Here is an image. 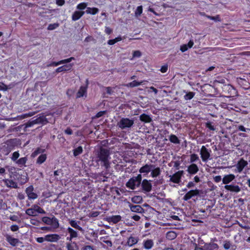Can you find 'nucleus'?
Listing matches in <instances>:
<instances>
[{
    "mask_svg": "<svg viewBox=\"0 0 250 250\" xmlns=\"http://www.w3.org/2000/svg\"><path fill=\"white\" fill-rule=\"evenodd\" d=\"M110 152L108 149L101 147L97 152L95 162L102 167L108 170L110 167Z\"/></svg>",
    "mask_w": 250,
    "mask_h": 250,
    "instance_id": "obj_1",
    "label": "nucleus"
},
{
    "mask_svg": "<svg viewBox=\"0 0 250 250\" xmlns=\"http://www.w3.org/2000/svg\"><path fill=\"white\" fill-rule=\"evenodd\" d=\"M139 171L140 173L143 174L144 176L147 175L151 172L150 176L152 178L159 176L161 173L160 167L152 164H145L139 169Z\"/></svg>",
    "mask_w": 250,
    "mask_h": 250,
    "instance_id": "obj_2",
    "label": "nucleus"
},
{
    "mask_svg": "<svg viewBox=\"0 0 250 250\" xmlns=\"http://www.w3.org/2000/svg\"><path fill=\"white\" fill-rule=\"evenodd\" d=\"M217 88L221 91L223 96L226 97H234L237 95L236 89L231 84H224V83H218Z\"/></svg>",
    "mask_w": 250,
    "mask_h": 250,
    "instance_id": "obj_3",
    "label": "nucleus"
},
{
    "mask_svg": "<svg viewBox=\"0 0 250 250\" xmlns=\"http://www.w3.org/2000/svg\"><path fill=\"white\" fill-rule=\"evenodd\" d=\"M142 181V175L139 174L137 176L131 178L126 183V187L132 190H134L136 187H139Z\"/></svg>",
    "mask_w": 250,
    "mask_h": 250,
    "instance_id": "obj_4",
    "label": "nucleus"
},
{
    "mask_svg": "<svg viewBox=\"0 0 250 250\" xmlns=\"http://www.w3.org/2000/svg\"><path fill=\"white\" fill-rule=\"evenodd\" d=\"M134 124V120L128 118H122L117 123V126L121 129L131 127Z\"/></svg>",
    "mask_w": 250,
    "mask_h": 250,
    "instance_id": "obj_5",
    "label": "nucleus"
},
{
    "mask_svg": "<svg viewBox=\"0 0 250 250\" xmlns=\"http://www.w3.org/2000/svg\"><path fill=\"white\" fill-rule=\"evenodd\" d=\"M210 149H207L205 146H203L201 147L200 154L202 161L204 162H207L208 159H210Z\"/></svg>",
    "mask_w": 250,
    "mask_h": 250,
    "instance_id": "obj_6",
    "label": "nucleus"
},
{
    "mask_svg": "<svg viewBox=\"0 0 250 250\" xmlns=\"http://www.w3.org/2000/svg\"><path fill=\"white\" fill-rule=\"evenodd\" d=\"M184 174L183 170H179L170 176V181L175 183L179 184L181 181V178Z\"/></svg>",
    "mask_w": 250,
    "mask_h": 250,
    "instance_id": "obj_7",
    "label": "nucleus"
},
{
    "mask_svg": "<svg viewBox=\"0 0 250 250\" xmlns=\"http://www.w3.org/2000/svg\"><path fill=\"white\" fill-rule=\"evenodd\" d=\"M248 165V163L247 161L245 160L243 158H241L237 163L236 165V168L234 171L235 172L241 173L243 170L244 168L247 167Z\"/></svg>",
    "mask_w": 250,
    "mask_h": 250,
    "instance_id": "obj_8",
    "label": "nucleus"
},
{
    "mask_svg": "<svg viewBox=\"0 0 250 250\" xmlns=\"http://www.w3.org/2000/svg\"><path fill=\"white\" fill-rule=\"evenodd\" d=\"M14 148V146L13 145V141L12 140H7L6 142V145L3 146L2 148V151L3 153L7 155H8L12 150H13Z\"/></svg>",
    "mask_w": 250,
    "mask_h": 250,
    "instance_id": "obj_9",
    "label": "nucleus"
},
{
    "mask_svg": "<svg viewBox=\"0 0 250 250\" xmlns=\"http://www.w3.org/2000/svg\"><path fill=\"white\" fill-rule=\"evenodd\" d=\"M195 246L194 250H217L219 248L218 244L214 243H210L206 245L204 249L199 247L196 244H195Z\"/></svg>",
    "mask_w": 250,
    "mask_h": 250,
    "instance_id": "obj_10",
    "label": "nucleus"
},
{
    "mask_svg": "<svg viewBox=\"0 0 250 250\" xmlns=\"http://www.w3.org/2000/svg\"><path fill=\"white\" fill-rule=\"evenodd\" d=\"M34 188L32 185H30L26 188L25 193L30 200H34L38 197L37 194L34 192Z\"/></svg>",
    "mask_w": 250,
    "mask_h": 250,
    "instance_id": "obj_11",
    "label": "nucleus"
},
{
    "mask_svg": "<svg viewBox=\"0 0 250 250\" xmlns=\"http://www.w3.org/2000/svg\"><path fill=\"white\" fill-rule=\"evenodd\" d=\"M200 194V190L198 189H191L188 191L183 197V199L184 201H188L192 197L199 195Z\"/></svg>",
    "mask_w": 250,
    "mask_h": 250,
    "instance_id": "obj_12",
    "label": "nucleus"
},
{
    "mask_svg": "<svg viewBox=\"0 0 250 250\" xmlns=\"http://www.w3.org/2000/svg\"><path fill=\"white\" fill-rule=\"evenodd\" d=\"M73 60H75V58L71 57L66 59L59 61L58 62H52L49 64L48 65V66H57L60 64L70 62Z\"/></svg>",
    "mask_w": 250,
    "mask_h": 250,
    "instance_id": "obj_13",
    "label": "nucleus"
},
{
    "mask_svg": "<svg viewBox=\"0 0 250 250\" xmlns=\"http://www.w3.org/2000/svg\"><path fill=\"white\" fill-rule=\"evenodd\" d=\"M142 189L147 192H150L152 189V184L150 181L144 179L141 184Z\"/></svg>",
    "mask_w": 250,
    "mask_h": 250,
    "instance_id": "obj_14",
    "label": "nucleus"
},
{
    "mask_svg": "<svg viewBox=\"0 0 250 250\" xmlns=\"http://www.w3.org/2000/svg\"><path fill=\"white\" fill-rule=\"evenodd\" d=\"M5 237L6 241L13 247L16 246L20 242L18 238H13L9 234H6Z\"/></svg>",
    "mask_w": 250,
    "mask_h": 250,
    "instance_id": "obj_15",
    "label": "nucleus"
},
{
    "mask_svg": "<svg viewBox=\"0 0 250 250\" xmlns=\"http://www.w3.org/2000/svg\"><path fill=\"white\" fill-rule=\"evenodd\" d=\"M73 66V63H69V64H64L62 66L58 67L55 70V72L56 73H60L62 72H66V71H70L72 69Z\"/></svg>",
    "mask_w": 250,
    "mask_h": 250,
    "instance_id": "obj_16",
    "label": "nucleus"
},
{
    "mask_svg": "<svg viewBox=\"0 0 250 250\" xmlns=\"http://www.w3.org/2000/svg\"><path fill=\"white\" fill-rule=\"evenodd\" d=\"M60 236L56 233L49 234L45 235L46 241L50 242H57L60 239Z\"/></svg>",
    "mask_w": 250,
    "mask_h": 250,
    "instance_id": "obj_17",
    "label": "nucleus"
},
{
    "mask_svg": "<svg viewBox=\"0 0 250 250\" xmlns=\"http://www.w3.org/2000/svg\"><path fill=\"white\" fill-rule=\"evenodd\" d=\"M224 188L231 192L238 193L241 191V188L238 185H227L224 186Z\"/></svg>",
    "mask_w": 250,
    "mask_h": 250,
    "instance_id": "obj_18",
    "label": "nucleus"
},
{
    "mask_svg": "<svg viewBox=\"0 0 250 250\" xmlns=\"http://www.w3.org/2000/svg\"><path fill=\"white\" fill-rule=\"evenodd\" d=\"M86 85L85 86H81L78 90L77 93V98H81L83 97L86 93L87 91V88L88 84V80L87 79L86 80Z\"/></svg>",
    "mask_w": 250,
    "mask_h": 250,
    "instance_id": "obj_19",
    "label": "nucleus"
},
{
    "mask_svg": "<svg viewBox=\"0 0 250 250\" xmlns=\"http://www.w3.org/2000/svg\"><path fill=\"white\" fill-rule=\"evenodd\" d=\"M67 232L69 234V236L66 238L67 240L71 241L72 239L77 238L78 236V232L72 228H67Z\"/></svg>",
    "mask_w": 250,
    "mask_h": 250,
    "instance_id": "obj_20",
    "label": "nucleus"
},
{
    "mask_svg": "<svg viewBox=\"0 0 250 250\" xmlns=\"http://www.w3.org/2000/svg\"><path fill=\"white\" fill-rule=\"evenodd\" d=\"M128 206L132 212L139 213H142L144 212V209L140 205H134L131 203H129Z\"/></svg>",
    "mask_w": 250,
    "mask_h": 250,
    "instance_id": "obj_21",
    "label": "nucleus"
},
{
    "mask_svg": "<svg viewBox=\"0 0 250 250\" xmlns=\"http://www.w3.org/2000/svg\"><path fill=\"white\" fill-rule=\"evenodd\" d=\"M2 181L4 182L5 185L8 188H18V184L12 180L5 179H3Z\"/></svg>",
    "mask_w": 250,
    "mask_h": 250,
    "instance_id": "obj_22",
    "label": "nucleus"
},
{
    "mask_svg": "<svg viewBox=\"0 0 250 250\" xmlns=\"http://www.w3.org/2000/svg\"><path fill=\"white\" fill-rule=\"evenodd\" d=\"M69 224L70 225V226L72 228H73L81 232H83V229L82 228V227H81L79 225V224H80V221L72 219V220H70L69 221Z\"/></svg>",
    "mask_w": 250,
    "mask_h": 250,
    "instance_id": "obj_23",
    "label": "nucleus"
},
{
    "mask_svg": "<svg viewBox=\"0 0 250 250\" xmlns=\"http://www.w3.org/2000/svg\"><path fill=\"white\" fill-rule=\"evenodd\" d=\"M235 176L233 174L226 175L222 179L223 183L227 185L232 181L235 179Z\"/></svg>",
    "mask_w": 250,
    "mask_h": 250,
    "instance_id": "obj_24",
    "label": "nucleus"
},
{
    "mask_svg": "<svg viewBox=\"0 0 250 250\" xmlns=\"http://www.w3.org/2000/svg\"><path fill=\"white\" fill-rule=\"evenodd\" d=\"M140 120L144 123H150L152 122L150 116L145 113L142 114L139 117Z\"/></svg>",
    "mask_w": 250,
    "mask_h": 250,
    "instance_id": "obj_25",
    "label": "nucleus"
},
{
    "mask_svg": "<svg viewBox=\"0 0 250 250\" xmlns=\"http://www.w3.org/2000/svg\"><path fill=\"white\" fill-rule=\"evenodd\" d=\"M84 14V11H75L72 15V20L73 21H76L79 20Z\"/></svg>",
    "mask_w": 250,
    "mask_h": 250,
    "instance_id": "obj_26",
    "label": "nucleus"
},
{
    "mask_svg": "<svg viewBox=\"0 0 250 250\" xmlns=\"http://www.w3.org/2000/svg\"><path fill=\"white\" fill-rule=\"evenodd\" d=\"M199 170L197 166L195 164H192L188 167V171L190 174H195Z\"/></svg>",
    "mask_w": 250,
    "mask_h": 250,
    "instance_id": "obj_27",
    "label": "nucleus"
},
{
    "mask_svg": "<svg viewBox=\"0 0 250 250\" xmlns=\"http://www.w3.org/2000/svg\"><path fill=\"white\" fill-rule=\"evenodd\" d=\"M193 44H194L193 41L192 40H190L188 42V44H184L181 45L180 50L182 52H185L187 50H188V48H191L193 46Z\"/></svg>",
    "mask_w": 250,
    "mask_h": 250,
    "instance_id": "obj_28",
    "label": "nucleus"
},
{
    "mask_svg": "<svg viewBox=\"0 0 250 250\" xmlns=\"http://www.w3.org/2000/svg\"><path fill=\"white\" fill-rule=\"evenodd\" d=\"M34 121L35 124H42L44 125L46 124L48 122L47 119L44 116H40L34 120Z\"/></svg>",
    "mask_w": 250,
    "mask_h": 250,
    "instance_id": "obj_29",
    "label": "nucleus"
},
{
    "mask_svg": "<svg viewBox=\"0 0 250 250\" xmlns=\"http://www.w3.org/2000/svg\"><path fill=\"white\" fill-rule=\"evenodd\" d=\"M144 248L146 250H149L152 248L154 243L151 239H147L144 241L143 243Z\"/></svg>",
    "mask_w": 250,
    "mask_h": 250,
    "instance_id": "obj_30",
    "label": "nucleus"
},
{
    "mask_svg": "<svg viewBox=\"0 0 250 250\" xmlns=\"http://www.w3.org/2000/svg\"><path fill=\"white\" fill-rule=\"evenodd\" d=\"M223 247L226 250L229 249H230V250H235L236 249V246L235 245H232L229 241H225Z\"/></svg>",
    "mask_w": 250,
    "mask_h": 250,
    "instance_id": "obj_31",
    "label": "nucleus"
},
{
    "mask_svg": "<svg viewBox=\"0 0 250 250\" xmlns=\"http://www.w3.org/2000/svg\"><path fill=\"white\" fill-rule=\"evenodd\" d=\"M47 159V155L46 154H42L40 155L36 161V163L39 165H41Z\"/></svg>",
    "mask_w": 250,
    "mask_h": 250,
    "instance_id": "obj_32",
    "label": "nucleus"
},
{
    "mask_svg": "<svg viewBox=\"0 0 250 250\" xmlns=\"http://www.w3.org/2000/svg\"><path fill=\"white\" fill-rule=\"evenodd\" d=\"M50 225H51L54 229H58L59 227V220L54 216L51 218Z\"/></svg>",
    "mask_w": 250,
    "mask_h": 250,
    "instance_id": "obj_33",
    "label": "nucleus"
},
{
    "mask_svg": "<svg viewBox=\"0 0 250 250\" xmlns=\"http://www.w3.org/2000/svg\"><path fill=\"white\" fill-rule=\"evenodd\" d=\"M138 241L137 238L131 236L128 238L127 244L128 246L131 247L136 244Z\"/></svg>",
    "mask_w": 250,
    "mask_h": 250,
    "instance_id": "obj_34",
    "label": "nucleus"
},
{
    "mask_svg": "<svg viewBox=\"0 0 250 250\" xmlns=\"http://www.w3.org/2000/svg\"><path fill=\"white\" fill-rule=\"evenodd\" d=\"M99 11V10L98 8L96 7H87L86 10V13L87 14H89L91 15H96Z\"/></svg>",
    "mask_w": 250,
    "mask_h": 250,
    "instance_id": "obj_35",
    "label": "nucleus"
},
{
    "mask_svg": "<svg viewBox=\"0 0 250 250\" xmlns=\"http://www.w3.org/2000/svg\"><path fill=\"white\" fill-rule=\"evenodd\" d=\"M169 140L171 143L175 144H179L180 143V141L179 138L174 134H171L169 136Z\"/></svg>",
    "mask_w": 250,
    "mask_h": 250,
    "instance_id": "obj_36",
    "label": "nucleus"
},
{
    "mask_svg": "<svg viewBox=\"0 0 250 250\" xmlns=\"http://www.w3.org/2000/svg\"><path fill=\"white\" fill-rule=\"evenodd\" d=\"M8 170L9 175L11 178L14 177V176L16 175V174L17 173L16 168L14 167H9L6 166L5 167Z\"/></svg>",
    "mask_w": 250,
    "mask_h": 250,
    "instance_id": "obj_37",
    "label": "nucleus"
},
{
    "mask_svg": "<svg viewBox=\"0 0 250 250\" xmlns=\"http://www.w3.org/2000/svg\"><path fill=\"white\" fill-rule=\"evenodd\" d=\"M45 151V149L41 148V147L37 148L31 154V156L33 158L36 157L40 153H44Z\"/></svg>",
    "mask_w": 250,
    "mask_h": 250,
    "instance_id": "obj_38",
    "label": "nucleus"
},
{
    "mask_svg": "<svg viewBox=\"0 0 250 250\" xmlns=\"http://www.w3.org/2000/svg\"><path fill=\"white\" fill-rule=\"evenodd\" d=\"M66 248L67 250H76L77 246L75 242H67L66 244Z\"/></svg>",
    "mask_w": 250,
    "mask_h": 250,
    "instance_id": "obj_39",
    "label": "nucleus"
},
{
    "mask_svg": "<svg viewBox=\"0 0 250 250\" xmlns=\"http://www.w3.org/2000/svg\"><path fill=\"white\" fill-rule=\"evenodd\" d=\"M176 236V233L173 231H169L166 234V238L168 240H173Z\"/></svg>",
    "mask_w": 250,
    "mask_h": 250,
    "instance_id": "obj_40",
    "label": "nucleus"
},
{
    "mask_svg": "<svg viewBox=\"0 0 250 250\" xmlns=\"http://www.w3.org/2000/svg\"><path fill=\"white\" fill-rule=\"evenodd\" d=\"M27 161V158L26 157H22L18 160L16 162L20 167L25 166V164Z\"/></svg>",
    "mask_w": 250,
    "mask_h": 250,
    "instance_id": "obj_41",
    "label": "nucleus"
},
{
    "mask_svg": "<svg viewBox=\"0 0 250 250\" xmlns=\"http://www.w3.org/2000/svg\"><path fill=\"white\" fill-rule=\"evenodd\" d=\"M240 83L241 84L243 88L245 89H248L250 87V83L245 79H241Z\"/></svg>",
    "mask_w": 250,
    "mask_h": 250,
    "instance_id": "obj_42",
    "label": "nucleus"
},
{
    "mask_svg": "<svg viewBox=\"0 0 250 250\" xmlns=\"http://www.w3.org/2000/svg\"><path fill=\"white\" fill-rule=\"evenodd\" d=\"M83 151L82 146H79L73 150V155L76 157L82 153Z\"/></svg>",
    "mask_w": 250,
    "mask_h": 250,
    "instance_id": "obj_43",
    "label": "nucleus"
},
{
    "mask_svg": "<svg viewBox=\"0 0 250 250\" xmlns=\"http://www.w3.org/2000/svg\"><path fill=\"white\" fill-rule=\"evenodd\" d=\"M141 83H142V82H139L136 81V80H134V81L126 84V86L130 87H134L138 86L141 85Z\"/></svg>",
    "mask_w": 250,
    "mask_h": 250,
    "instance_id": "obj_44",
    "label": "nucleus"
},
{
    "mask_svg": "<svg viewBox=\"0 0 250 250\" xmlns=\"http://www.w3.org/2000/svg\"><path fill=\"white\" fill-rule=\"evenodd\" d=\"M121 218L120 215H113L111 217L110 220L112 222L116 224L120 222L121 220Z\"/></svg>",
    "mask_w": 250,
    "mask_h": 250,
    "instance_id": "obj_45",
    "label": "nucleus"
},
{
    "mask_svg": "<svg viewBox=\"0 0 250 250\" xmlns=\"http://www.w3.org/2000/svg\"><path fill=\"white\" fill-rule=\"evenodd\" d=\"M33 207L34 208L36 213H39L41 214H45L46 213L43 208L38 205H34Z\"/></svg>",
    "mask_w": 250,
    "mask_h": 250,
    "instance_id": "obj_46",
    "label": "nucleus"
},
{
    "mask_svg": "<svg viewBox=\"0 0 250 250\" xmlns=\"http://www.w3.org/2000/svg\"><path fill=\"white\" fill-rule=\"evenodd\" d=\"M25 213L26 214L29 216H36L37 215V214H36L34 207L27 208L25 211Z\"/></svg>",
    "mask_w": 250,
    "mask_h": 250,
    "instance_id": "obj_47",
    "label": "nucleus"
},
{
    "mask_svg": "<svg viewBox=\"0 0 250 250\" xmlns=\"http://www.w3.org/2000/svg\"><path fill=\"white\" fill-rule=\"evenodd\" d=\"M205 126L210 130L214 131L215 130V127L214 125L213 124V123L211 122H208L206 123Z\"/></svg>",
    "mask_w": 250,
    "mask_h": 250,
    "instance_id": "obj_48",
    "label": "nucleus"
},
{
    "mask_svg": "<svg viewBox=\"0 0 250 250\" xmlns=\"http://www.w3.org/2000/svg\"><path fill=\"white\" fill-rule=\"evenodd\" d=\"M142 200V197L141 196H134L131 198V201L134 203H139Z\"/></svg>",
    "mask_w": 250,
    "mask_h": 250,
    "instance_id": "obj_49",
    "label": "nucleus"
},
{
    "mask_svg": "<svg viewBox=\"0 0 250 250\" xmlns=\"http://www.w3.org/2000/svg\"><path fill=\"white\" fill-rule=\"evenodd\" d=\"M195 95V93L193 92H189L185 96L184 98L186 100H190L192 99Z\"/></svg>",
    "mask_w": 250,
    "mask_h": 250,
    "instance_id": "obj_50",
    "label": "nucleus"
},
{
    "mask_svg": "<svg viewBox=\"0 0 250 250\" xmlns=\"http://www.w3.org/2000/svg\"><path fill=\"white\" fill-rule=\"evenodd\" d=\"M59 26V24L57 22L49 24L47 27V30H53Z\"/></svg>",
    "mask_w": 250,
    "mask_h": 250,
    "instance_id": "obj_51",
    "label": "nucleus"
},
{
    "mask_svg": "<svg viewBox=\"0 0 250 250\" xmlns=\"http://www.w3.org/2000/svg\"><path fill=\"white\" fill-rule=\"evenodd\" d=\"M20 156V154L19 151H15L13 153L12 156L11 157V159L14 162H16L18 160V158Z\"/></svg>",
    "mask_w": 250,
    "mask_h": 250,
    "instance_id": "obj_52",
    "label": "nucleus"
},
{
    "mask_svg": "<svg viewBox=\"0 0 250 250\" xmlns=\"http://www.w3.org/2000/svg\"><path fill=\"white\" fill-rule=\"evenodd\" d=\"M199 160V157L197 154L193 153L190 155V161L191 163L195 162Z\"/></svg>",
    "mask_w": 250,
    "mask_h": 250,
    "instance_id": "obj_53",
    "label": "nucleus"
},
{
    "mask_svg": "<svg viewBox=\"0 0 250 250\" xmlns=\"http://www.w3.org/2000/svg\"><path fill=\"white\" fill-rule=\"evenodd\" d=\"M87 3L85 2H82L78 4L77 6V9L81 10H84L86 8Z\"/></svg>",
    "mask_w": 250,
    "mask_h": 250,
    "instance_id": "obj_54",
    "label": "nucleus"
},
{
    "mask_svg": "<svg viewBox=\"0 0 250 250\" xmlns=\"http://www.w3.org/2000/svg\"><path fill=\"white\" fill-rule=\"evenodd\" d=\"M51 218L47 216H44L42 217V221L45 224L50 225L51 223Z\"/></svg>",
    "mask_w": 250,
    "mask_h": 250,
    "instance_id": "obj_55",
    "label": "nucleus"
},
{
    "mask_svg": "<svg viewBox=\"0 0 250 250\" xmlns=\"http://www.w3.org/2000/svg\"><path fill=\"white\" fill-rule=\"evenodd\" d=\"M143 12V7L142 6H139L137 7L136 10H135V15L138 16H140L141 15V14H142Z\"/></svg>",
    "mask_w": 250,
    "mask_h": 250,
    "instance_id": "obj_56",
    "label": "nucleus"
},
{
    "mask_svg": "<svg viewBox=\"0 0 250 250\" xmlns=\"http://www.w3.org/2000/svg\"><path fill=\"white\" fill-rule=\"evenodd\" d=\"M34 125H35V123H34V121L33 120L32 121H29L26 123H25L24 125L25 128H29L32 126Z\"/></svg>",
    "mask_w": 250,
    "mask_h": 250,
    "instance_id": "obj_57",
    "label": "nucleus"
},
{
    "mask_svg": "<svg viewBox=\"0 0 250 250\" xmlns=\"http://www.w3.org/2000/svg\"><path fill=\"white\" fill-rule=\"evenodd\" d=\"M132 55H133V57H134V58H135V57L139 58L141 56L142 54L140 51L136 50V51H133Z\"/></svg>",
    "mask_w": 250,
    "mask_h": 250,
    "instance_id": "obj_58",
    "label": "nucleus"
},
{
    "mask_svg": "<svg viewBox=\"0 0 250 250\" xmlns=\"http://www.w3.org/2000/svg\"><path fill=\"white\" fill-rule=\"evenodd\" d=\"M30 223L31 224L35 226H38L41 222L36 219H31L30 220Z\"/></svg>",
    "mask_w": 250,
    "mask_h": 250,
    "instance_id": "obj_59",
    "label": "nucleus"
},
{
    "mask_svg": "<svg viewBox=\"0 0 250 250\" xmlns=\"http://www.w3.org/2000/svg\"><path fill=\"white\" fill-rule=\"evenodd\" d=\"M208 18L209 19L211 20H214V21H220V17L219 15H217L215 17L208 16Z\"/></svg>",
    "mask_w": 250,
    "mask_h": 250,
    "instance_id": "obj_60",
    "label": "nucleus"
},
{
    "mask_svg": "<svg viewBox=\"0 0 250 250\" xmlns=\"http://www.w3.org/2000/svg\"><path fill=\"white\" fill-rule=\"evenodd\" d=\"M45 239V236L44 237H37L36 238V241L39 243H42L44 241H46Z\"/></svg>",
    "mask_w": 250,
    "mask_h": 250,
    "instance_id": "obj_61",
    "label": "nucleus"
},
{
    "mask_svg": "<svg viewBox=\"0 0 250 250\" xmlns=\"http://www.w3.org/2000/svg\"><path fill=\"white\" fill-rule=\"evenodd\" d=\"M10 229L12 231H16L19 230V227L17 225H13L10 227Z\"/></svg>",
    "mask_w": 250,
    "mask_h": 250,
    "instance_id": "obj_62",
    "label": "nucleus"
},
{
    "mask_svg": "<svg viewBox=\"0 0 250 250\" xmlns=\"http://www.w3.org/2000/svg\"><path fill=\"white\" fill-rule=\"evenodd\" d=\"M82 250H94V249L93 246L87 245L83 247Z\"/></svg>",
    "mask_w": 250,
    "mask_h": 250,
    "instance_id": "obj_63",
    "label": "nucleus"
},
{
    "mask_svg": "<svg viewBox=\"0 0 250 250\" xmlns=\"http://www.w3.org/2000/svg\"><path fill=\"white\" fill-rule=\"evenodd\" d=\"M105 113H106V111H100L96 114V117L100 118V117L104 116Z\"/></svg>",
    "mask_w": 250,
    "mask_h": 250,
    "instance_id": "obj_64",
    "label": "nucleus"
}]
</instances>
